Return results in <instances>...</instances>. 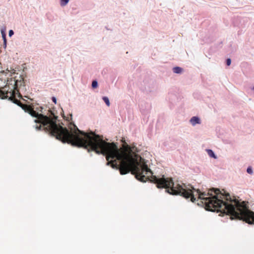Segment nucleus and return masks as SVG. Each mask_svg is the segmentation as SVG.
Returning <instances> with one entry per match:
<instances>
[{"label":"nucleus","instance_id":"1","mask_svg":"<svg viewBox=\"0 0 254 254\" xmlns=\"http://www.w3.org/2000/svg\"><path fill=\"white\" fill-rule=\"evenodd\" d=\"M20 80L14 81L12 89L7 85L0 88V96L2 99H7L21 107L25 112L32 117L36 118L34 122L40 124L35 128L40 130L43 128L46 132L63 143H67L72 146L83 148L88 152H95L97 154L105 156L107 166L113 169L119 170L121 175H125L130 172L135 175L137 180V161L134 159L133 153H137L136 144H126L123 149L118 146L117 142H109L105 140L102 136L96 133L88 134L80 130L73 124V127L69 129L58 124V116L49 108L46 106H23L14 96L18 92V89L25 86V80L20 77Z\"/></svg>","mask_w":254,"mask_h":254},{"label":"nucleus","instance_id":"2","mask_svg":"<svg viewBox=\"0 0 254 254\" xmlns=\"http://www.w3.org/2000/svg\"><path fill=\"white\" fill-rule=\"evenodd\" d=\"M137 86L142 91L146 93H150L154 90L155 84L153 79L151 78L148 74H142L138 79Z\"/></svg>","mask_w":254,"mask_h":254},{"label":"nucleus","instance_id":"3","mask_svg":"<svg viewBox=\"0 0 254 254\" xmlns=\"http://www.w3.org/2000/svg\"><path fill=\"white\" fill-rule=\"evenodd\" d=\"M151 108V105L148 103H144L140 105V110L141 113L144 115H147Z\"/></svg>","mask_w":254,"mask_h":254},{"label":"nucleus","instance_id":"4","mask_svg":"<svg viewBox=\"0 0 254 254\" xmlns=\"http://www.w3.org/2000/svg\"><path fill=\"white\" fill-rule=\"evenodd\" d=\"M190 122L192 126H195L196 125L200 124L201 120L198 116H193L190 120Z\"/></svg>","mask_w":254,"mask_h":254},{"label":"nucleus","instance_id":"5","mask_svg":"<svg viewBox=\"0 0 254 254\" xmlns=\"http://www.w3.org/2000/svg\"><path fill=\"white\" fill-rule=\"evenodd\" d=\"M172 70L175 73L181 74L183 71V68L180 66H175L173 68Z\"/></svg>","mask_w":254,"mask_h":254},{"label":"nucleus","instance_id":"6","mask_svg":"<svg viewBox=\"0 0 254 254\" xmlns=\"http://www.w3.org/2000/svg\"><path fill=\"white\" fill-rule=\"evenodd\" d=\"M208 155L212 158L216 159L217 156L215 155L214 152L210 149H207L206 150Z\"/></svg>","mask_w":254,"mask_h":254},{"label":"nucleus","instance_id":"7","mask_svg":"<svg viewBox=\"0 0 254 254\" xmlns=\"http://www.w3.org/2000/svg\"><path fill=\"white\" fill-rule=\"evenodd\" d=\"M70 0H60V3L62 7L65 6L67 4Z\"/></svg>","mask_w":254,"mask_h":254},{"label":"nucleus","instance_id":"8","mask_svg":"<svg viewBox=\"0 0 254 254\" xmlns=\"http://www.w3.org/2000/svg\"><path fill=\"white\" fill-rule=\"evenodd\" d=\"M102 99L104 101V102L105 103V104H106V105L107 106H109L110 105V102L109 99L108 97L103 96L102 97Z\"/></svg>","mask_w":254,"mask_h":254},{"label":"nucleus","instance_id":"9","mask_svg":"<svg viewBox=\"0 0 254 254\" xmlns=\"http://www.w3.org/2000/svg\"><path fill=\"white\" fill-rule=\"evenodd\" d=\"M98 86V82L96 80H94L92 82L91 86L93 89H95L97 88Z\"/></svg>","mask_w":254,"mask_h":254},{"label":"nucleus","instance_id":"10","mask_svg":"<svg viewBox=\"0 0 254 254\" xmlns=\"http://www.w3.org/2000/svg\"><path fill=\"white\" fill-rule=\"evenodd\" d=\"M0 32H1V34L2 38V39L6 38V33H5V28L1 29L0 30Z\"/></svg>","mask_w":254,"mask_h":254},{"label":"nucleus","instance_id":"11","mask_svg":"<svg viewBox=\"0 0 254 254\" xmlns=\"http://www.w3.org/2000/svg\"><path fill=\"white\" fill-rule=\"evenodd\" d=\"M247 172L249 174H252L253 173V169L251 167H249L247 168Z\"/></svg>","mask_w":254,"mask_h":254},{"label":"nucleus","instance_id":"12","mask_svg":"<svg viewBox=\"0 0 254 254\" xmlns=\"http://www.w3.org/2000/svg\"><path fill=\"white\" fill-rule=\"evenodd\" d=\"M231 64V60L230 58H228L226 60V64L227 65L229 66Z\"/></svg>","mask_w":254,"mask_h":254},{"label":"nucleus","instance_id":"13","mask_svg":"<svg viewBox=\"0 0 254 254\" xmlns=\"http://www.w3.org/2000/svg\"><path fill=\"white\" fill-rule=\"evenodd\" d=\"M14 35V31L12 30H10L8 32V35L9 37H11Z\"/></svg>","mask_w":254,"mask_h":254},{"label":"nucleus","instance_id":"14","mask_svg":"<svg viewBox=\"0 0 254 254\" xmlns=\"http://www.w3.org/2000/svg\"><path fill=\"white\" fill-rule=\"evenodd\" d=\"M2 40L3 41V47L5 48L6 47V38L5 39H2Z\"/></svg>","mask_w":254,"mask_h":254},{"label":"nucleus","instance_id":"15","mask_svg":"<svg viewBox=\"0 0 254 254\" xmlns=\"http://www.w3.org/2000/svg\"><path fill=\"white\" fill-rule=\"evenodd\" d=\"M52 100L55 104L57 103V98L55 97H52Z\"/></svg>","mask_w":254,"mask_h":254},{"label":"nucleus","instance_id":"16","mask_svg":"<svg viewBox=\"0 0 254 254\" xmlns=\"http://www.w3.org/2000/svg\"><path fill=\"white\" fill-rule=\"evenodd\" d=\"M18 97L21 98L22 95L21 94H20L19 93H18Z\"/></svg>","mask_w":254,"mask_h":254},{"label":"nucleus","instance_id":"17","mask_svg":"<svg viewBox=\"0 0 254 254\" xmlns=\"http://www.w3.org/2000/svg\"><path fill=\"white\" fill-rule=\"evenodd\" d=\"M253 90H254V87H253Z\"/></svg>","mask_w":254,"mask_h":254}]
</instances>
